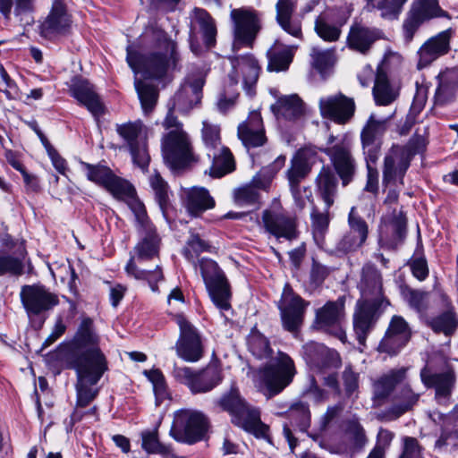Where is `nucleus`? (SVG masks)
Listing matches in <instances>:
<instances>
[{
	"mask_svg": "<svg viewBox=\"0 0 458 458\" xmlns=\"http://www.w3.org/2000/svg\"><path fill=\"white\" fill-rule=\"evenodd\" d=\"M98 344L99 336L94 328L92 319L83 318L73 339L68 344L66 352L68 367L73 369L77 375V402L71 417L72 422L83 419L81 409L88 406L98 393L92 386H95L107 370V361Z\"/></svg>",
	"mask_w": 458,
	"mask_h": 458,
	"instance_id": "nucleus-1",
	"label": "nucleus"
},
{
	"mask_svg": "<svg viewBox=\"0 0 458 458\" xmlns=\"http://www.w3.org/2000/svg\"><path fill=\"white\" fill-rule=\"evenodd\" d=\"M155 39V49L146 55L138 54L132 46H128L126 60L135 73L141 72L149 79H167L180 69L177 44L163 32L157 33Z\"/></svg>",
	"mask_w": 458,
	"mask_h": 458,
	"instance_id": "nucleus-2",
	"label": "nucleus"
},
{
	"mask_svg": "<svg viewBox=\"0 0 458 458\" xmlns=\"http://www.w3.org/2000/svg\"><path fill=\"white\" fill-rule=\"evenodd\" d=\"M140 240L133 248V254L131 252L130 259L125 267V271L129 276L136 279L147 280L154 291L157 284L163 279V274L158 266L153 271L139 269L135 260L141 262L152 259L158 256L160 237L157 233L155 226L138 230Z\"/></svg>",
	"mask_w": 458,
	"mask_h": 458,
	"instance_id": "nucleus-3",
	"label": "nucleus"
},
{
	"mask_svg": "<svg viewBox=\"0 0 458 458\" xmlns=\"http://www.w3.org/2000/svg\"><path fill=\"white\" fill-rule=\"evenodd\" d=\"M217 403L222 410L231 414L232 422L235 426L257 438H268V427L261 421L259 410L249 404L237 389L224 394Z\"/></svg>",
	"mask_w": 458,
	"mask_h": 458,
	"instance_id": "nucleus-4",
	"label": "nucleus"
},
{
	"mask_svg": "<svg viewBox=\"0 0 458 458\" xmlns=\"http://www.w3.org/2000/svg\"><path fill=\"white\" fill-rule=\"evenodd\" d=\"M161 148L165 165L174 172L184 170L199 161L191 138L184 130L164 134Z\"/></svg>",
	"mask_w": 458,
	"mask_h": 458,
	"instance_id": "nucleus-5",
	"label": "nucleus"
},
{
	"mask_svg": "<svg viewBox=\"0 0 458 458\" xmlns=\"http://www.w3.org/2000/svg\"><path fill=\"white\" fill-rule=\"evenodd\" d=\"M426 148L422 136L412 137L406 145H394L385 157L383 182L389 183L399 180L403 183V176L413 157L421 153Z\"/></svg>",
	"mask_w": 458,
	"mask_h": 458,
	"instance_id": "nucleus-6",
	"label": "nucleus"
},
{
	"mask_svg": "<svg viewBox=\"0 0 458 458\" xmlns=\"http://www.w3.org/2000/svg\"><path fill=\"white\" fill-rule=\"evenodd\" d=\"M208 428V420L203 412L182 409L174 412L170 436L177 442L192 445L204 438Z\"/></svg>",
	"mask_w": 458,
	"mask_h": 458,
	"instance_id": "nucleus-7",
	"label": "nucleus"
},
{
	"mask_svg": "<svg viewBox=\"0 0 458 458\" xmlns=\"http://www.w3.org/2000/svg\"><path fill=\"white\" fill-rule=\"evenodd\" d=\"M295 374L293 359L282 352H278L269 363L258 371L259 379L266 386L269 397L281 393L289 386Z\"/></svg>",
	"mask_w": 458,
	"mask_h": 458,
	"instance_id": "nucleus-8",
	"label": "nucleus"
},
{
	"mask_svg": "<svg viewBox=\"0 0 458 458\" xmlns=\"http://www.w3.org/2000/svg\"><path fill=\"white\" fill-rule=\"evenodd\" d=\"M199 266L211 301L221 311L228 310L231 308V291L225 273L209 259H201Z\"/></svg>",
	"mask_w": 458,
	"mask_h": 458,
	"instance_id": "nucleus-9",
	"label": "nucleus"
},
{
	"mask_svg": "<svg viewBox=\"0 0 458 458\" xmlns=\"http://www.w3.org/2000/svg\"><path fill=\"white\" fill-rule=\"evenodd\" d=\"M172 375L177 382L187 386L195 394L208 393L222 381L220 369L215 364H209L200 370L174 364Z\"/></svg>",
	"mask_w": 458,
	"mask_h": 458,
	"instance_id": "nucleus-10",
	"label": "nucleus"
},
{
	"mask_svg": "<svg viewBox=\"0 0 458 458\" xmlns=\"http://www.w3.org/2000/svg\"><path fill=\"white\" fill-rule=\"evenodd\" d=\"M230 18L233 22V48L241 46L251 47L259 30L261 20L259 13L251 7L232 9Z\"/></svg>",
	"mask_w": 458,
	"mask_h": 458,
	"instance_id": "nucleus-11",
	"label": "nucleus"
},
{
	"mask_svg": "<svg viewBox=\"0 0 458 458\" xmlns=\"http://www.w3.org/2000/svg\"><path fill=\"white\" fill-rule=\"evenodd\" d=\"M315 155L316 153L310 148L299 149L291 159L290 166L286 171L290 191L295 204L301 209L304 208L306 200H310V196H306V199L301 197L300 184L311 172Z\"/></svg>",
	"mask_w": 458,
	"mask_h": 458,
	"instance_id": "nucleus-12",
	"label": "nucleus"
},
{
	"mask_svg": "<svg viewBox=\"0 0 458 458\" xmlns=\"http://www.w3.org/2000/svg\"><path fill=\"white\" fill-rule=\"evenodd\" d=\"M20 296L30 318L44 317L59 304L58 296L42 284L23 285Z\"/></svg>",
	"mask_w": 458,
	"mask_h": 458,
	"instance_id": "nucleus-13",
	"label": "nucleus"
},
{
	"mask_svg": "<svg viewBox=\"0 0 458 458\" xmlns=\"http://www.w3.org/2000/svg\"><path fill=\"white\" fill-rule=\"evenodd\" d=\"M72 16L68 11L66 0H51L48 14L39 25V34L48 39L71 33Z\"/></svg>",
	"mask_w": 458,
	"mask_h": 458,
	"instance_id": "nucleus-14",
	"label": "nucleus"
},
{
	"mask_svg": "<svg viewBox=\"0 0 458 458\" xmlns=\"http://www.w3.org/2000/svg\"><path fill=\"white\" fill-rule=\"evenodd\" d=\"M436 17L450 18L448 13L440 8L437 0L414 1L403 23L405 40L411 42L420 25Z\"/></svg>",
	"mask_w": 458,
	"mask_h": 458,
	"instance_id": "nucleus-15",
	"label": "nucleus"
},
{
	"mask_svg": "<svg viewBox=\"0 0 458 458\" xmlns=\"http://www.w3.org/2000/svg\"><path fill=\"white\" fill-rule=\"evenodd\" d=\"M389 306L382 300L377 302L359 300L353 314V329L360 344L364 345L384 310Z\"/></svg>",
	"mask_w": 458,
	"mask_h": 458,
	"instance_id": "nucleus-16",
	"label": "nucleus"
},
{
	"mask_svg": "<svg viewBox=\"0 0 458 458\" xmlns=\"http://www.w3.org/2000/svg\"><path fill=\"white\" fill-rule=\"evenodd\" d=\"M228 59L232 64V72L228 75L231 85H237L242 79L246 94L254 96L260 71L258 60L252 54L229 56Z\"/></svg>",
	"mask_w": 458,
	"mask_h": 458,
	"instance_id": "nucleus-17",
	"label": "nucleus"
},
{
	"mask_svg": "<svg viewBox=\"0 0 458 458\" xmlns=\"http://www.w3.org/2000/svg\"><path fill=\"white\" fill-rule=\"evenodd\" d=\"M309 302L285 284L278 302L283 327L289 332H296L301 326Z\"/></svg>",
	"mask_w": 458,
	"mask_h": 458,
	"instance_id": "nucleus-18",
	"label": "nucleus"
},
{
	"mask_svg": "<svg viewBox=\"0 0 458 458\" xmlns=\"http://www.w3.org/2000/svg\"><path fill=\"white\" fill-rule=\"evenodd\" d=\"M177 323L180 328V336L174 346L177 356L187 362L199 361L204 353L199 333L182 317L178 318Z\"/></svg>",
	"mask_w": 458,
	"mask_h": 458,
	"instance_id": "nucleus-19",
	"label": "nucleus"
},
{
	"mask_svg": "<svg viewBox=\"0 0 458 458\" xmlns=\"http://www.w3.org/2000/svg\"><path fill=\"white\" fill-rule=\"evenodd\" d=\"M205 77L201 72L189 74L173 98V108L187 114L197 106L202 98Z\"/></svg>",
	"mask_w": 458,
	"mask_h": 458,
	"instance_id": "nucleus-20",
	"label": "nucleus"
},
{
	"mask_svg": "<svg viewBox=\"0 0 458 458\" xmlns=\"http://www.w3.org/2000/svg\"><path fill=\"white\" fill-rule=\"evenodd\" d=\"M321 115L338 124L347 123L354 115L356 106L353 98L343 93L321 98L318 101Z\"/></svg>",
	"mask_w": 458,
	"mask_h": 458,
	"instance_id": "nucleus-21",
	"label": "nucleus"
},
{
	"mask_svg": "<svg viewBox=\"0 0 458 458\" xmlns=\"http://www.w3.org/2000/svg\"><path fill=\"white\" fill-rule=\"evenodd\" d=\"M322 151L329 157L343 184H348L355 173V161L351 153V143L344 137L336 143L327 147Z\"/></svg>",
	"mask_w": 458,
	"mask_h": 458,
	"instance_id": "nucleus-22",
	"label": "nucleus"
},
{
	"mask_svg": "<svg viewBox=\"0 0 458 458\" xmlns=\"http://www.w3.org/2000/svg\"><path fill=\"white\" fill-rule=\"evenodd\" d=\"M411 329L408 322L402 317H392L386 334L378 344L377 350L389 355L398 353L410 341Z\"/></svg>",
	"mask_w": 458,
	"mask_h": 458,
	"instance_id": "nucleus-23",
	"label": "nucleus"
},
{
	"mask_svg": "<svg viewBox=\"0 0 458 458\" xmlns=\"http://www.w3.org/2000/svg\"><path fill=\"white\" fill-rule=\"evenodd\" d=\"M420 380L427 388L435 389V398L440 404H447L450 401L453 389L456 383V376L454 370L447 369L436 373L425 366L421 369Z\"/></svg>",
	"mask_w": 458,
	"mask_h": 458,
	"instance_id": "nucleus-24",
	"label": "nucleus"
},
{
	"mask_svg": "<svg viewBox=\"0 0 458 458\" xmlns=\"http://www.w3.org/2000/svg\"><path fill=\"white\" fill-rule=\"evenodd\" d=\"M262 222L266 231L277 240L292 241L298 237L296 218L285 213L265 210Z\"/></svg>",
	"mask_w": 458,
	"mask_h": 458,
	"instance_id": "nucleus-25",
	"label": "nucleus"
},
{
	"mask_svg": "<svg viewBox=\"0 0 458 458\" xmlns=\"http://www.w3.org/2000/svg\"><path fill=\"white\" fill-rule=\"evenodd\" d=\"M453 30L447 29L428 38L418 50V69H423L450 50Z\"/></svg>",
	"mask_w": 458,
	"mask_h": 458,
	"instance_id": "nucleus-26",
	"label": "nucleus"
},
{
	"mask_svg": "<svg viewBox=\"0 0 458 458\" xmlns=\"http://www.w3.org/2000/svg\"><path fill=\"white\" fill-rule=\"evenodd\" d=\"M81 166L90 182L104 187L114 197L128 181L115 175L113 171L102 165H91L81 161Z\"/></svg>",
	"mask_w": 458,
	"mask_h": 458,
	"instance_id": "nucleus-27",
	"label": "nucleus"
},
{
	"mask_svg": "<svg viewBox=\"0 0 458 458\" xmlns=\"http://www.w3.org/2000/svg\"><path fill=\"white\" fill-rule=\"evenodd\" d=\"M359 289L361 293V301H370L377 302L384 301L389 304V301L383 293V282L380 272L371 264H366L361 270V277L359 283Z\"/></svg>",
	"mask_w": 458,
	"mask_h": 458,
	"instance_id": "nucleus-28",
	"label": "nucleus"
},
{
	"mask_svg": "<svg viewBox=\"0 0 458 458\" xmlns=\"http://www.w3.org/2000/svg\"><path fill=\"white\" fill-rule=\"evenodd\" d=\"M238 137L245 148H257L267 142V137L259 113L252 112L245 122L238 126Z\"/></svg>",
	"mask_w": 458,
	"mask_h": 458,
	"instance_id": "nucleus-29",
	"label": "nucleus"
},
{
	"mask_svg": "<svg viewBox=\"0 0 458 458\" xmlns=\"http://www.w3.org/2000/svg\"><path fill=\"white\" fill-rule=\"evenodd\" d=\"M72 96L94 115L98 116L104 113L103 105L98 95L95 92L93 85L82 78H74L70 86Z\"/></svg>",
	"mask_w": 458,
	"mask_h": 458,
	"instance_id": "nucleus-30",
	"label": "nucleus"
},
{
	"mask_svg": "<svg viewBox=\"0 0 458 458\" xmlns=\"http://www.w3.org/2000/svg\"><path fill=\"white\" fill-rule=\"evenodd\" d=\"M290 419V425L284 424L283 433L288 442L289 447L293 452L297 445V439L293 437L290 427H297L301 431H306L310 425V411L309 405L303 403H297L291 406L287 412Z\"/></svg>",
	"mask_w": 458,
	"mask_h": 458,
	"instance_id": "nucleus-31",
	"label": "nucleus"
},
{
	"mask_svg": "<svg viewBox=\"0 0 458 458\" xmlns=\"http://www.w3.org/2000/svg\"><path fill=\"white\" fill-rule=\"evenodd\" d=\"M183 205L188 212L195 216L215 207V200L203 187H191L182 191Z\"/></svg>",
	"mask_w": 458,
	"mask_h": 458,
	"instance_id": "nucleus-32",
	"label": "nucleus"
},
{
	"mask_svg": "<svg viewBox=\"0 0 458 458\" xmlns=\"http://www.w3.org/2000/svg\"><path fill=\"white\" fill-rule=\"evenodd\" d=\"M386 61L377 67L373 97L377 106H389L399 97V87L392 83L385 72Z\"/></svg>",
	"mask_w": 458,
	"mask_h": 458,
	"instance_id": "nucleus-33",
	"label": "nucleus"
},
{
	"mask_svg": "<svg viewBox=\"0 0 458 458\" xmlns=\"http://www.w3.org/2000/svg\"><path fill=\"white\" fill-rule=\"evenodd\" d=\"M114 198L124 201L134 214L137 230L154 226L147 215L144 204L138 199L134 187L129 182L118 191Z\"/></svg>",
	"mask_w": 458,
	"mask_h": 458,
	"instance_id": "nucleus-34",
	"label": "nucleus"
},
{
	"mask_svg": "<svg viewBox=\"0 0 458 458\" xmlns=\"http://www.w3.org/2000/svg\"><path fill=\"white\" fill-rule=\"evenodd\" d=\"M408 368L394 369L380 376L373 382V399L385 401L392 394L395 386L403 382L407 376Z\"/></svg>",
	"mask_w": 458,
	"mask_h": 458,
	"instance_id": "nucleus-35",
	"label": "nucleus"
},
{
	"mask_svg": "<svg viewBox=\"0 0 458 458\" xmlns=\"http://www.w3.org/2000/svg\"><path fill=\"white\" fill-rule=\"evenodd\" d=\"M438 87L435 93V105L445 106L453 102L458 91V69H446L438 75Z\"/></svg>",
	"mask_w": 458,
	"mask_h": 458,
	"instance_id": "nucleus-36",
	"label": "nucleus"
},
{
	"mask_svg": "<svg viewBox=\"0 0 458 458\" xmlns=\"http://www.w3.org/2000/svg\"><path fill=\"white\" fill-rule=\"evenodd\" d=\"M406 218L402 211L394 210L391 217H384L379 229V242L386 241L385 234L391 232V246L394 247L401 243L406 235Z\"/></svg>",
	"mask_w": 458,
	"mask_h": 458,
	"instance_id": "nucleus-37",
	"label": "nucleus"
},
{
	"mask_svg": "<svg viewBox=\"0 0 458 458\" xmlns=\"http://www.w3.org/2000/svg\"><path fill=\"white\" fill-rule=\"evenodd\" d=\"M377 39V34L376 30L354 25L349 31L347 45L352 50L366 55Z\"/></svg>",
	"mask_w": 458,
	"mask_h": 458,
	"instance_id": "nucleus-38",
	"label": "nucleus"
},
{
	"mask_svg": "<svg viewBox=\"0 0 458 458\" xmlns=\"http://www.w3.org/2000/svg\"><path fill=\"white\" fill-rule=\"evenodd\" d=\"M271 110L277 118L292 121L300 118L303 114L304 106L299 96L293 94L280 97L271 106Z\"/></svg>",
	"mask_w": 458,
	"mask_h": 458,
	"instance_id": "nucleus-39",
	"label": "nucleus"
},
{
	"mask_svg": "<svg viewBox=\"0 0 458 458\" xmlns=\"http://www.w3.org/2000/svg\"><path fill=\"white\" fill-rule=\"evenodd\" d=\"M337 185L338 180L335 173L330 167L323 166L317 175L316 187L327 208H329L335 202V198L337 193Z\"/></svg>",
	"mask_w": 458,
	"mask_h": 458,
	"instance_id": "nucleus-40",
	"label": "nucleus"
},
{
	"mask_svg": "<svg viewBox=\"0 0 458 458\" xmlns=\"http://www.w3.org/2000/svg\"><path fill=\"white\" fill-rule=\"evenodd\" d=\"M420 397V394L415 393L411 386L403 385L394 394L389 412L400 417L411 411L418 403Z\"/></svg>",
	"mask_w": 458,
	"mask_h": 458,
	"instance_id": "nucleus-41",
	"label": "nucleus"
},
{
	"mask_svg": "<svg viewBox=\"0 0 458 458\" xmlns=\"http://www.w3.org/2000/svg\"><path fill=\"white\" fill-rule=\"evenodd\" d=\"M208 156L212 158L209 172L212 177H223L235 169L233 156L230 149L225 146L211 152H208Z\"/></svg>",
	"mask_w": 458,
	"mask_h": 458,
	"instance_id": "nucleus-42",
	"label": "nucleus"
},
{
	"mask_svg": "<svg viewBox=\"0 0 458 458\" xmlns=\"http://www.w3.org/2000/svg\"><path fill=\"white\" fill-rule=\"evenodd\" d=\"M293 47L276 42L267 52V70L270 72L286 71L293 62Z\"/></svg>",
	"mask_w": 458,
	"mask_h": 458,
	"instance_id": "nucleus-43",
	"label": "nucleus"
},
{
	"mask_svg": "<svg viewBox=\"0 0 458 458\" xmlns=\"http://www.w3.org/2000/svg\"><path fill=\"white\" fill-rule=\"evenodd\" d=\"M268 180H261L260 175L253 177L250 184L238 188L233 192L234 202L239 206L253 205L259 200L258 189H266Z\"/></svg>",
	"mask_w": 458,
	"mask_h": 458,
	"instance_id": "nucleus-44",
	"label": "nucleus"
},
{
	"mask_svg": "<svg viewBox=\"0 0 458 458\" xmlns=\"http://www.w3.org/2000/svg\"><path fill=\"white\" fill-rule=\"evenodd\" d=\"M427 324L436 334L451 336L458 328V314L450 309L431 318Z\"/></svg>",
	"mask_w": 458,
	"mask_h": 458,
	"instance_id": "nucleus-45",
	"label": "nucleus"
},
{
	"mask_svg": "<svg viewBox=\"0 0 458 458\" xmlns=\"http://www.w3.org/2000/svg\"><path fill=\"white\" fill-rule=\"evenodd\" d=\"M191 22L199 25L207 47H211L216 41V28L215 21L204 9L195 7L191 12Z\"/></svg>",
	"mask_w": 458,
	"mask_h": 458,
	"instance_id": "nucleus-46",
	"label": "nucleus"
},
{
	"mask_svg": "<svg viewBox=\"0 0 458 458\" xmlns=\"http://www.w3.org/2000/svg\"><path fill=\"white\" fill-rule=\"evenodd\" d=\"M308 361L315 367L323 369L331 365L337 353L322 344L310 343L304 346Z\"/></svg>",
	"mask_w": 458,
	"mask_h": 458,
	"instance_id": "nucleus-47",
	"label": "nucleus"
},
{
	"mask_svg": "<svg viewBox=\"0 0 458 458\" xmlns=\"http://www.w3.org/2000/svg\"><path fill=\"white\" fill-rule=\"evenodd\" d=\"M391 116L386 118H377L374 114H371L364 125L361 133V140L369 142H381V139L388 129Z\"/></svg>",
	"mask_w": 458,
	"mask_h": 458,
	"instance_id": "nucleus-48",
	"label": "nucleus"
},
{
	"mask_svg": "<svg viewBox=\"0 0 458 458\" xmlns=\"http://www.w3.org/2000/svg\"><path fill=\"white\" fill-rule=\"evenodd\" d=\"M344 310L343 303L327 301L322 308L316 311V323L319 328L326 329L328 327L339 323Z\"/></svg>",
	"mask_w": 458,
	"mask_h": 458,
	"instance_id": "nucleus-49",
	"label": "nucleus"
},
{
	"mask_svg": "<svg viewBox=\"0 0 458 458\" xmlns=\"http://www.w3.org/2000/svg\"><path fill=\"white\" fill-rule=\"evenodd\" d=\"M115 131L128 148H131L142 142L141 138L146 133V127L140 120H136L116 124Z\"/></svg>",
	"mask_w": 458,
	"mask_h": 458,
	"instance_id": "nucleus-50",
	"label": "nucleus"
},
{
	"mask_svg": "<svg viewBox=\"0 0 458 458\" xmlns=\"http://www.w3.org/2000/svg\"><path fill=\"white\" fill-rule=\"evenodd\" d=\"M141 438V447L148 454H160L164 458H176L172 446L159 441L157 431L142 432Z\"/></svg>",
	"mask_w": 458,
	"mask_h": 458,
	"instance_id": "nucleus-51",
	"label": "nucleus"
},
{
	"mask_svg": "<svg viewBox=\"0 0 458 458\" xmlns=\"http://www.w3.org/2000/svg\"><path fill=\"white\" fill-rule=\"evenodd\" d=\"M310 218L314 240L318 246L324 247L325 235L328 230L330 223L328 208H326L324 212H320L318 209L313 208L310 214Z\"/></svg>",
	"mask_w": 458,
	"mask_h": 458,
	"instance_id": "nucleus-52",
	"label": "nucleus"
},
{
	"mask_svg": "<svg viewBox=\"0 0 458 458\" xmlns=\"http://www.w3.org/2000/svg\"><path fill=\"white\" fill-rule=\"evenodd\" d=\"M247 345L252 355L259 360L267 359L272 353L268 340L256 328H253L248 335Z\"/></svg>",
	"mask_w": 458,
	"mask_h": 458,
	"instance_id": "nucleus-53",
	"label": "nucleus"
},
{
	"mask_svg": "<svg viewBox=\"0 0 458 458\" xmlns=\"http://www.w3.org/2000/svg\"><path fill=\"white\" fill-rule=\"evenodd\" d=\"M134 86L145 114L151 112L157 104L158 93L154 86L135 79Z\"/></svg>",
	"mask_w": 458,
	"mask_h": 458,
	"instance_id": "nucleus-54",
	"label": "nucleus"
},
{
	"mask_svg": "<svg viewBox=\"0 0 458 458\" xmlns=\"http://www.w3.org/2000/svg\"><path fill=\"white\" fill-rule=\"evenodd\" d=\"M363 245L364 243L360 240L345 231L329 250V252L336 257H343L356 252Z\"/></svg>",
	"mask_w": 458,
	"mask_h": 458,
	"instance_id": "nucleus-55",
	"label": "nucleus"
},
{
	"mask_svg": "<svg viewBox=\"0 0 458 458\" xmlns=\"http://www.w3.org/2000/svg\"><path fill=\"white\" fill-rule=\"evenodd\" d=\"M310 57L312 66L321 74L331 68L336 60L335 48L323 50L318 47H312Z\"/></svg>",
	"mask_w": 458,
	"mask_h": 458,
	"instance_id": "nucleus-56",
	"label": "nucleus"
},
{
	"mask_svg": "<svg viewBox=\"0 0 458 458\" xmlns=\"http://www.w3.org/2000/svg\"><path fill=\"white\" fill-rule=\"evenodd\" d=\"M348 230L352 235L360 240L364 244L367 242L369 236V225L367 222L358 214L356 208L352 207L348 215Z\"/></svg>",
	"mask_w": 458,
	"mask_h": 458,
	"instance_id": "nucleus-57",
	"label": "nucleus"
},
{
	"mask_svg": "<svg viewBox=\"0 0 458 458\" xmlns=\"http://www.w3.org/2000/svg\"><path fill=\"white\" fill-rule=\"evenodd\" d=\"M402 295L410 308L417 312L425 311L428 307V293L409 286L402 288Z\"/></svg>",
	"mask_w": 458,
	"mask_h": 458,
	"instance_id": "nucleus-58",
	"label": "nucleus"
},
{
	"mask_svg": "<svg viewBox=\"0 0 458 458\" xmlns=\"http://www.w3.org/2000/svg\"><path fill=\"white\" fill-rule=\"evenodd\" d=\"M346 435L351 443L350 450L352 454L360 452L367 443V437L362 426L356 420H351L347 423Z\"/></svg>",
	"mask_w": 458,
	"mask_h": 458,
	"instance_id": "nucleus-59",
	"label": "nucleus"
},
{
	"mask_svg": "<svg viewBox=\"0 0 458 458\" xmlns=\"http://www.w3.org/2000/svg\"><path fill=\"white\" fill-rule=\"evenodd\" d=\"M406 2L407 0H377L370 4L380 12L383 19L393 21L398 19Z\"/></svg>",
	"mask_w": 458,
	"mask_h": 458,
	"instance_id": "nucleus-60",
	"label": "nucleus"
},
{
	"mask_svg": "<svg viewBox=\"0 0 458 458\" xmlns=\"http://www.w3.org/2000/svg\"><path fill=\"white\" fill-rule=\"evenodd\" d=\"M314 30L318 36L327 42H335L341 35V28L330 24L324 16H318L315 20Z\"/></svg>",
	"mask_w": 458,
	"mask_h": 458,
	"instance_id": "nucleus-61",
	"label": "nucleus"
},
{
	"mask_svg": "<svg viewBox=\"0 0 458 458\" xmlns=\"http://www.w3.org/2000/svg\"><path fill=\"white\" fill-rule=\"evenodd\" d=\"M201 137L208 152L223 147L221 144L220 127L208 121L203 122Z\"/></svg>",
	"mask_w": 458,
	"mask_h": 458,
	"instance_id": "nucleus-62",
	"label": "nucleus"
},
{
	"mask_svg": "<svg viewBox=\"0 0 458 458\" xmlns=\"http://www.w3.org/2000/svg\"><path fill=\"white\" fill-rule=\"evenodd\" d=\"M149 183L154 191L155 198L162 210L165 209L168 203V185L166 182L160 176L159 174L156 173L149 178Z\"/></svg>",
	"mask_w": 458,
	"mask_h": 458,
	"instance_id": "nucleus-63",
	"label": "nucleus"
},
{
	"mask_svg": "<svg viewBox=\"0 0 458 458\" xmlns=\"http://www.w3.org/2000/svg\"><path fill=\"white\" fill-rule=\"evenodd\" d=\"M208 244L201 240L198 234H191L183 249V255L196 266L195 259L201 252L208 250Z\"/></svg>",
	"mask_w": 458,
	"mask_h": 458,
	"instance_id": "nucleus-64",
	"label": "nucleus"
}]
</instances>
